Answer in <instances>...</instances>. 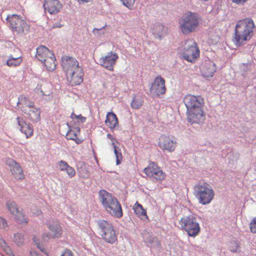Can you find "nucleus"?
I'll return each mask as SVG.
<instances>
[{
    "label": "nucleus",
    "instance_id": "47",
    "mask_svg": "<svg viewBox=\"0 0 256 256\" xmlns=\"http://www.w3.org/2000/svg\"><path fill=\"white\" fill-rule=\"evenodd\" d=\"M36 246H37V247H38L42 252H46V251H45L46 249L43 246H40V244H36Z\"/></svg>",
    "mask_w": 256,
    "mask_h": 256
},
{
    "label": "nucleus",
    "instance_id": "38",
    "mask_svg": "<svg viewBox=\"0 0 256 256\" xmlns=\"http://www.w3.org/2000/svg\"><path fill=\"white\" fill-rule=\"evenodd\" d=\"M250 231L253 233H256V216L252 218L250 223Z\"/></svg>",
    "mask_w": 256,
    "mask_h": 256
},
{
    "label": "nucleus",
    "instance_id": "16",
    "mask_svg": "<svg viewBox=\"0 0 256 256\" xmlns=\"http://www.w3.org/2000/svg\"><path fill=\"white\" fill-rule=\"evenodd\" d=\"M6 164L8 166L10 174L14 178L17 180L23 179L24 175L20 164L12 158H8Z\"/></svg>",
    "mask_w": 256,
    "mask_h": 256
},
{
    "label": "nucleus",
    "instance_id": "49",
    "mask_svg": "<svg viewBox=\"0 0 256 256\" xmlns=\"http://www.w3.org/2000/svg\"><path fill=\"white\" fill-rule=\"evenodd\" d=\"M236 248L231 249V250H232L233 252H236L238 250V246L236 244Z\"/></svg>",
    "mask_w": 256,
    "mask_h": 256
},
{
    "label": "nucleus",
    "instance_id": "35",
    "mask_svg": "<svg viewBox=\"0 0 256 256\" xmlns=\"http://www.w3.org/2000/svg\"><path fill=\"white\" fill-rule=\"evenodd\" d=\"M58 166L60 168V170L61 171H65L66 172L67 170L69 168L70 166L66 162L63 160H60L58 163Z\"/></svg>",
    "mask_w": 256,
    "mask_h": 256
},
{
    "label": "nucleus",
    "instance_id": "29",
    "mask_svg": "<svg viewBox=\"0 0 256 256\" xmlns=\"http://www.w3.org/2000/svg\"><path fill=\"white\" fill-rule=\"evenodd\" d=\"M14 219L20 224H27L28 219L22 210H19L14 216Z\"/></svg>",
    "mask_w": 256,
    "mask_h": 256
},
{
    "label": "nucleus",
    "instance_id": "33",
    "mask_svg": "<svg viewBox=\"0 0 256 256\" xmlns=\"http://www.w3.org/2000/svg\"><path fill=\"white\" fill-rule=\"evenodd\" d=\"M142 236L144 241L149 246L152 245L156 241L155 238L148 232H144Z\"/></svg>",
    "mask_w": 256,
    "mask_h": 256
},
{
    "label": "nucleus",
    "instance_id": "41",
    "mask_svg": "<svg viewBox=\"0 0 256 256\" xmlns=\"http://www.w3.org/2000/svg\"><path fill=\"white\" fill-rule=\"evenodd\" d=\"M66 172L70 178L74 177L76 174V172L74 168L70 166L67 170Z\"/></svg>",
    "mask_w": 256,
    "mask_h": 256
},
{
    "label": "nucleus",
    "instance_id": "43",
    "mask_svg": "<svg viewBox=\"0 0 256 256\" xmlns=\"http://www.w3.org/2000/svg\"><path fill=\"white\" fill-rule=\"evenodd\" d=\"M32 213L36 216H40L42 214V211L39 208H34L32 210Z\"/></svg>",
    "mask_w": 256,
    "mask_h": 256
},
{
    "label": "nucleus",
    "instance_id": "34",
    "mask_svg": "<svg viewBox=\"0 0 256 256\" xmlns=\"http://www.w3.org/2000/svg\"><path fill=\"white\" fill-rule=\"evenodd\" d=\"M35 84H36V90H37L42 95H48V94L44 91V82L42 80H37L35 81Z\"/></svg>",
    "mask_w": 256,
    "mask_h": 256
},
{
    "label": "nucleus",
    "instance_id": "5",
    "mask_svg": "<svg viewBox=\"0 0 256 256\" xmlns=\"http://www.w3.org/2000/svg\"><path fill=\"white\" fill-rule=\"evenodd\" d=\"M18 106L26 116L32 122H37L40 120V109L34 105V102L28 97L21 96L18 102Z\"/></svg>",
    "mask_w": 256,
    "mask_h": 256
},
{
    "label": "nucleus",
    "instance_id": "4",
    "mask_svg": "<svg viewBox=\"0 0 256 256\" xmlns=\"http://www.w3.org/2000/svg\"><path fill=\"white\" fill-rule=\"evenodd\" d=\"M254 23L250 18L239 20L236 26L235 40L236 45H240L244 42L250 39L252 34Z\"/></svg>",
    "mask_w": 256,
    "mask_h": 256
},
{
    "label": "nucleus",
    "instance_id": "40",
    "mask_svg": "<svg viewBox=\"0 0 256 256\" xmlns=\"http://www.w3.org/2000/svg\"><path fill=\"white\" fill-rule=\"evenodd\" d=\"M123 4L128 8H131L134 4L135 0H120Z\"/></svg>",
    "mask_w": 256,
    "mask_h": 256
},
{
    "label": "nucleus",
    "instance_id": "27",
    "mask_svg": "<svg viewBox=\"0 0 256 256\" xmlns=\"http://www.w3.org/2000/svg\"><path fill=\"white\" fill-rule=\"evenodd\" d=\"M70 130L66 134V136L68 138L74 140L76 143H79L80 141L78 138V136L80 134V128L78 126L72 127V124L70 122L68 124Z\"/></svg>",
    "mask_w": 256,
    "mask_h": 256
},
{
    "label": "nucleus",
    "instance_id": "30",
    "mask_svg": "<svg viewBox=\"0 0 256 256\" xmlns=\"http://www.w3.org/2000/svg\"><path fill=\"white\" fill-rule=\"evenodd\" d=\"M6 206L8 210L13 216L20 210L16 204L13 202H8Z\"/></svg>",
    "mask_w": 256,
    "mask_h": 256
},
{
    "label": "nucleus",
    "instance_id": "22",
    "mask_svg": "<svg viewBox=\"0 0 256 256\" xmlns=\"http://www.w3.org/2000/svg\"><path fill=\"white\" fill-rule=\"evenodd\" d=\"M200 70L203 77L206 78H212L216 72L215 64L210 60L206 61L202 65Z\"/></svg>",
    "mask_w": 256,
    "mask_h": 256
},
{
    "label": "nucleus",
    "instance_id": "1",
    "mask_svg": "<svg viewBox=\"0 0 256 256\" xmlns=\"http://www.w3.org/2000/svg\"><path fill=\"white\" fill-rule=\"evenodd\" d=\"M62 66L66 72L67 79L72 84H80L82 82V70L74 58L64 56L62 58Z\"/></svg>",
    "mask_w": 256,
    "mask_h": 256
},
{
    "label": "nucleus",
    "instance_id": "6",
    "mask_svg": "<svg viewBox=\"0 0 256 256\" xmlns=\"http://www.w3.org/2000/svg\"><path fill=\"white\" fill-rule=\"evenodd\" d=\"M178 52L184 59L190 62L195 60L200 54L197 44L192 38H187L182 42Z\"/></svg>",
    "mask_w": 256,
    "mask_h": 256
},
{
    "label": "nucleus",
    "instance_id": "46",
    "mask_svg": "<svg viewBox=\"0 0 256 256\" xmlns=\"http://www.w3.org/2000/svg\"><path fill=\"white\" fill-rule=\"evenodd\" d=\"M78 4H85L86 3H88L92 2L93 0H76Z\"/></svg>",
    "mask_w": 256,
    "mask_h": 256
},
{
    "label": "nucleus",
    "instance_id": "21",
    "mask_svg": "<svg viewBox=\"0 0 256 256\" xmlns=\"http://www.w3.org/2000/svg\"><path fill=\"white\" fill-rule=\"evenodd\" d=\"M107 137L110 140L111 144L113 148L114 152L116 158V164L119 165L121 163L123 158L122 150L120 148V144L112 135L108 134Z\"/></svg>",
    "mask_w": 256,
    "mask_h": 256
},
{
    "label": "nucleus",
    "instance_id": "28",
    "mask_svg": "<svg viewBox=\"0 0 256 256\" xmlns=\"http://www.w3.org/2000/svg\"><path fill=\"white\" fill-rule=\"evenodd\" d=\"M22 62V59L20 54L16 55H10L6 62V64L9 66H18Z\"/></svg>",
    "mask_w": 256,
    "mask_h": 256
},
{
    "label": "nucleus",
    "instance_id": "2",
    "mask_svg": "<svg viewBox=\"0 0 256 256\" xmlns=\"http://www.w3.org/2000/svg\"><path fill=\"white\" fill-rule=\"evenodd\" d=\"M98 198L104 210L111 216L120 218L122 216V210L118 200L111 194L102 190L98 192Z\"/></svg>",
    "mask_w": 256,
    "mask_h": 256
},
{
    "label": "nucleus",
    "instance_id": "42",
    "mask_svg": "<svg viewBox=\"0 0 256 256\" xmlns=\"http://www.w3.org/2000/svg\"><path fill=\"white\" fill-rule=\"evenodd\" d=\"M7 226V224L5 220L0 217V228L4 229Z\"/></svg>",
    "mask_w": 256,
    "mask_h": 256
},
{
    "label": "nucleus",
    "instance_id": "15",
    "mask_svg": "<svg viewBox=\"0 0 256 256\" xmlns=\"http://www.w3.org/2000/svg\"><path fill=\"white\" fill-rule=\"evenodd\" d=\"M145 174L158 181H162L166 178L165 173L156 164L151 163L144 170Z\"/></svg>",
    "mask_w": 256,
    "mask_h": 256
},
{
    "label": "nucleus",
    "instance_id": "39",
    "mask_svg": "<svg viewBox=\"0 0 256 256\" xmlns=\"http://www.w3.org/2000/svg\"><path fill=\"white\" fill-rule=\"evenodd\" d=\"M2 242V243L1 244H2V246L3 248L4 251L6 252L8 255H10V256H14V254L12 252V251L10 248H9V246H8L4 242Z\"/></svg>",
    "mask_w": 256,
    "mask_h": 256
},
{
    "label": "nucleus",
    "instance_id": "3",
    "mask_svg": "<svg viewBox=\"0 0 256 256\" xmlns=\"http://www.w3.org/2000/svg\"><path fill=\"white\" fill-rule=\"evenodd\" d=\"M200 23L198 14L190 12L184 14L178 20V30L184 36H186L197 31Z\"/></svg>",
    "mask_w": 256,
    "mask_h": 256
},
{
    "label": "nucleus",
    "instance_id": "20",
    "mask_svg": "<svg viewBox=\"0 0 256 256\" xmlns=\"http://www.w3.org/2000/svg\"><path fill=\"white\" fill-rule=\"evenodd\" d=\"M16 120L18 128L21 132L26 138H30L33 134L34 130L32 126L22 117H18Z\"/></svg>",
    "mask_w": 256,
    "mask_h": 256
},
{
    "label": "nucleus",
    "instance_id": "51",
    "mask_svg": "<svg viewBox=\"0 0 256 256\" xmlns=\"http://www.w3.org/2000/svg\"><path fill=\"white\" fill-rule=\"evenodd\" d=\"M17 52H18V53H20L19 50H17Z\"/></svg>",
    "mask_w": 256,
    "mask_h": 256
},
{
    "label": "nucleus",
    "instance_id": "7",
    "mask_svg": "<svg viewBox=\"0 0 256 256\" xmlns=\"http://www.w3.org/2000/svg\"><path fill=\"white\" fill-rule=\"evenodd\" d=\"M36 56L48 71L54 70L56 66V58L54 53L44 46H39L36 50Z\"/></svg>",
    "mask_w": 256,
    "mask_h": 256
},
{
    "label": "nucleus",
    "instance_id": "18",
    "mask_svg": "<svg viewBox=\"0 0 256 256\" xmlns=\"http://www.w3.org/2000/svg\"><path fill=\"white\" fill-rule=\"evenodd\" d=\"M187 119L192 124L202 122L205 118L204 108L186 110Z\"/></svg>",
    "mask_w": 256,
    "mask_h": 256
},
{
    "label": "nucleus",
    "instance_id": "24",
    "mask_svg": "<svg viewBox=\"0 0 256 256\" xmlns=\"http://www.w3.org/2000/svg\"><path fill=\"white\" fill-rule=\"evenodd\" d=\"M152 32L156 38L161 40L168 33V28L160 24H156L153 26Z\"/></svg>",
    "mask_w": 256,
    "mask_h": 256
},
{
    "label": "nucleus",
    "instance_id": "8",
    "mask_svg": "<svg viewBox=\"0 0 256 256\" xmlns=\"http://www.w3.org/2000/svg\"><path fill=\"white\" fill-rule=\"evenodd\" d=\"M179 224L182 229L185 230L189 236L195 237L200 233V224L196 217L192 214L182 218Z\"/></svg>",
    "mask_w": 256,
    "mask_h": 256
},
{
    "label": "nucleus",
    "instance_id": "13",
    "mask_svg": "<svg viewBox=\"0 0 256 256\" xmlns=\"http://www.w3.org/2000/svg\"><path fill=\"white\" fill-rule=\"evenodd\" d=\"M176 138L172 136L163 134L158 138V145L164 150L172 152L176 148Z\"/></svg>",
    "mask_w": 256,
    "mask_h": 256
},
{
    "label": "nucleus",
    "instance_id": "36",
    "mask_svg": "<svg viewBox=\"0 0 256 256\" xmlns=\"http://www.w3.org/2000/svg\"><path fill=\"white\" fill-rule=\"evenodd\" d=\"M92 34L95 36H100L105 34L104 28H95L92 30Z\"/></svg>",
    "mask_w": 256,
    "mask_h": 256
},
{
    "label": "nucleus",
    "instance_id": "32",
    "mask_svg": "<svg viewBox=\"0 0 256 256\" xmlns=\"http://www.w3.org/2000/svg\"><path fill=\"white\" fill-rule=\"evenodd\" d=\"M143 102V100L142 98H134L131 103V106L132 108L138 109L142 106Z\"/></svg>",
    "mask_w": 256,
    "mask_h": 256
},
{
    "label": "nucleus",
    "instance_id": "17",
    "mask_svg": "<svg viewBox=\"0 0 256 256\" xmlns=\"http://www.w3.org/2000/svg\"><path fill=\"white\" fill-rule=\"evenodd\" d=\"M118 58V56L116 52H110L100 59V63L105 68L112 71Z\"/></svg>",
    "mask_w": 256,
    "mask_h": 256
},
{
    "label": "nucleus",
    "instance_id": "31",
    "mask_svg": "<svg viewBox=\"0 0 256 256\" xmlns=\"http://www.w3.org/2000/svg\"><path fill=\"white\" fill-rule=\"evenodd\" d=\"M24 240V236L22 233L17 232L14 234V242L18 246L22 244Z\"/></svg>",
    "mask_w": 256,
    "mask_h": 256
},
{
    "label": "nucleus",
    "instance_id": "25",
    "mask_svg": "<svg viewBox=\"0 0 256 256\" xmlns=\"http://www.w3.org/2000/svg\"><path fill=\"white\" fill-rule=\"evenodd\" d=\"M106 124L111 130H114L118 127V120L116 114L113 112H108L106 114L105 120Z\"/></svg>",
    "mask_w": 256,
    "mask_h": 256
},
{
    "label": "nucleus",
    "instance_id": "50",
    "mask_svg": "<svg viewBox=\"0 0 256 256\" xmlns=\"http://www.w3.org/2000/svg\"><path fill=\"white\" fill-rule=\"evenodd\" d=\"M254 173L256 174V168H254Z\"/></svg>",
    "mask_w": 256,
    "mask_h": 256
},
{
    "label": "nucleus",
    "instance_id": "48",
    "mask_svg": "<svg viewBox=\"0 0 256 256\" xmlns=\"http://www.w3.org/2000/svg\"><path fill=\"white\" fill-rule=\"evenodd\" d=\"M30 256H40L36 252L32 251L30 252Z\"/></svg>",
    "mask_w": 256,
    "mask_h": 256
},
{
    "label": "nucleus",
    "instance_id": "11",
    "mask_svg": "<svg viewBox=\"0 0 256 256\" xmlns=\"http://www.w3.org/2000/svg\"><path fill=\"white\" fill-rule=\"evenodd\" d=\"M8 20L12 30L17 34H22L28 30V26L22 18L18 15L12 14L9 16Z\"/></svg>",
    "mask_w": 256,
    "mask_h": 256
},
{
    "label": "nucleus",
    "instance_id": "14",
    "mask_svg": "<svg viewBox=\"0 0 256 256\" xmlns=\"http://www.w3.org/2000/svg\"><path fill=\"white\" fill-rule=\"evenodd\" d=\"M183 100L186 110L204 108V100L201 96L187 94Z\"/></svg>",
    "mask_w": 256,
    "mask_h": 256
},
{
    "label": "nucleus",
    "instance_id": "12",
    "mask_svg": "<svg viewBox=\"0 0 256 256\" xmlns=\"http://www.w3.org/2000/svg\"><path fill=\"white\" fill-rule=\"evenodd\" d=\"M166 91V81L162 76L156 78L150 88V94L154 97L159 98L164 94Z\"/></svg>",
    "mask_w": 256,
    "mask_h": 256
},
{
    "label": "nucleus",
    "instance_id": "19",
    "mask_svg": "<svg viewBox=\"0 0 256 256\" xmlns=\"http://www.w3.org/2000/svg\"><path fill=\"white\" fill-rule=\"evenodd\" d=\"M44 8L50 14H56L62 10V4L59 0H44Z\"/></svg>",
    "mask_w": 256,
    "mask_h": 256
},
{
    "label": "nucleus",
    "instance_id": "45",
    "mask_svg": "<svg viewBox=\"0 0 256 256\" xmlns=\"http://www.w3.org/2000/svg\"><path fill=\"white\" fill-rule=\"evenodd\" d=\"M52 236L48 232H44L42 234V238L44 240H49Z\"/></svg>",
    "mask_w": 256,
    "mask_h": 256
},
{
    "label": "nucleus",
    "instance_id": "10",
    "mask_svg": "<svg viewBox=\"0 0 256 256\" xmlns=\"http://www.w3.org/2000/svg\"><path fill=\"white\" fill-rule=\"evenodd\" d=\"M195 195L202 204H209L214 196L212 188L208 184H198L194 187Z\"/></svg>",
    "mask_w": 256,
    "mask_h": 256
},
{
    "label": "nucleus",
    "instance_id": "23",
    "mask_svg": "<svg viewBox=\"0 0 256 256\" xmlns=\"http://www.w3.org/2000/svg\"><path fill=\"white\" fill-rule=\"evenodd\" d=\"M46 226L50 230L53 238H59L62 235V228L56 220H50L46 222Z\"/></svg>",
    "mask_w": 256,
    "mask_h": 256
},
{
    "label": "nucleus",
    "instance_id": "44",
    "mask_svg": "<svg viewBox=\"0 0 256 256\" xmlns=\"http://www.w3.org/2000/svg\"><path fill=\"white\" fill-rule=\"evenodd\" d=\"M60 256H74L71 250H64L62 254Z\"/></svg>",
    "mask_w": 256,
    "mask_h": 256
},
{
    "label": "nucleus",
    "instance_id": "9",
    "mask_svg": "<svg viewBox=\"0 0 256 256\" xmlns=\"http://www.w3.org/2000/svg\"><path fill=\"white\" fill-rule=\"evenodd\" d=\"M100 234L104 242L108 244H114L117 240L116 232L113 225L105 220L98 222Z\"/></svg>",
    "mask_w": 256,
    "mask_h": 256
},
{
    "label": "nucleus",
    "instance_id": "37",
    "mask_svg": "<svg viewBox=\"0 0 256 256\" xmlns=\"http://www.w3.org/2000/svg\"><path fill=\"white\" fill-rule=\"evenodd\" d=\"M71 118L77 120L78 122H84L86 120V118L81 114H72Z\"/></svg>",
    "mask_w": 256,
    "mask_h": 256
},
{
    "label": "nucleus",
    "instance_id": "26",
    "mask_svg": "<svg viewBox=\"0 0 256 256\" xmlns=\"http://www.w3.org/2000/svg\"><path fill=\"white\" fill-rule=\"evenodd\" d=\"M133 210L135 214L142 220L147 222L148 220V218L146 214V210L143 206L136 202L133 206Z\"/></svg>",
    "mask_w": 256,
    "mask_h": 256
}]
</instances>
